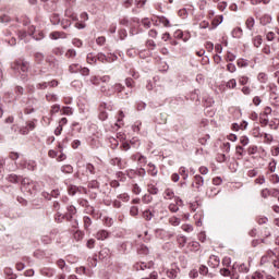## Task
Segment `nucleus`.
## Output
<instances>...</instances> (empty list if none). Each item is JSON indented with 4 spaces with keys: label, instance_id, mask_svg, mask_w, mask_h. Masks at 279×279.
<instances>
[{
    "label": "nucleus",
    "instance_id": "nucleus-17",
    "mask_svg": "<svg viewBox=\"0 0 279 279\" xmlns=\"http://www.w3.org/2000/svg\"><path fill=\"white\" fill-rule=\"evenodd\" d=\"M175 193H173V190L171 189H166L163 192V198L166 199H175Z\"/></svg>",
    "mask_w": 279,
    "mask_h": 279
},
{
    "label": "nucleus",
    "instance_id": "nucleus-5",
    "mask_svg": "<svg viewBox=\"0 0 279 279\" xmlns=\"http://www.w3.org/2000/svg\"><path fill=\"white\" fill-rule=\"evenodd\" d=\"M100 93H102V95H106V97H112V95H114V87L113 85H102L100 87Z\"/></svg>",
    "mask_w": 279,
    "mask_h": 279
},
{
    "label": "nucleus",
    "instance_id": "nucleus-11",
    "mask_svg": "<svg viewBox=\"0 0 279 279\" xmlns=\"http://www.w3.org/2000/svg\"><path fill=\"white\" fill-rule=\"evenodd\" d=\"M108 236H110V232L106 231V230H99L96 233V239L98 241H106V239H108Z\"/></svg>",
    "mask_w": 279,
    "mask_h": 279
},
{
    "label": "nucleus",
    "instance_id": "nucleus-3",
    "mask_svg": "<svg viewBox=\"0 0 279 279\" xmlns=\"http://www.w3.org/2000/svg\"><path fill=\"white\" fill-rule=\"evenodd\" d=\"M151 267H154V262H140L134 265V269H136V271H145V269H151Z\"/></svg>",
    "mask_w": 279,
    "mask_h": 279
},
{
    "label": "nucleus",
    "instance_id": "nucleus-43",
    "mask_svg": "<svg viewBox=\"0 0 279 279\" xmlns=\"http://www.w3.org/2000/svg\"><path fill=\"white\" fill-rule=\"evenodd\" d=\"M235 154L238 156V159L241 160V158H243V147L242 146H236L235 147Z\"/></svg>",
    "mask_w": 279,
    "mask_h": 279
},
{
    "label": "nucleus",
    "instance_id": "nucleus-56",
    "mask_svg": "<svg viewBox=\"0 0 279 279\" xmlns=\"http://www.w3.org/2000/svg\"><path fill=\"white\" fill-rule=\"evenodd\" d=\"M111 165H113L114 167H120L121 169V158L117 157L111 159Z\"/></svg>",
    "mask_w": 279,
    "mask_h": 279
},
{
    "label": "nucleus",
    "instance_id": "nucleus-13",
    "mask_svg": "<svg viewBox=\"0 0 279 279\" xmlns=\"http://www.w3.org/2000/svg\"><path fill=\"white\" fill-rule=\"evenodd\" d=\"M51 40H58L59 38H66V33L64 32H52L50 33Z\"/></svg>",
    "mask_w": 279,
    "mask_h": 279
},
{
    "label": "nucleus",
    "instance_id": "nucleus-10",
    "mask_svg": "<svg viewBox=\"0 0 279 279\" xmlns=\"http://www.w3.org/2000/svg\"><path fill=\"white\" fill-rule=\"evenodd\" d=\"M240 271V274H247V271H250V267H247V265L245 264H233V270Z\"/></svg>",
    "mask_w": 279,
    "mask_h": 279
},
{
    "label": "nucleus",
    "instance_id": "nucleus-8",
    "mask_svg": "<svg viewBox=\"0 0 279 279\" xmlns=\"http://www.w3.org/2000/svg\"><path fill=\"white\" fill-rule=\"evenodd\" d=\"M221 260L219 259V257H217L216 255H211L209 257V260H208V265L209 267H211L213 269H217V267H219Z\"/></svg>",
    "mask_w": 279,
    "mask_h": 279
},
{
    "label": "nucleus",
    "instance_id": "nucleus-46",
    "mask_svg": "<svg viewBox=\"0 0 279 279\" xmlns=\"http://www.w3.org/2000/svg\"><path fill=\"white\" fill-rule=\"evenodd\" d=\"M10 21H12V17H10L8 14H2L0 16V23H10Z\"/></svg>",
    "mask_w": 279,
    "mask_h": 279
},
{
    "label": "nucleus",
    "instance_id": "nucleus-7",
    "mask_svg": "<svg viewBox=\"0 0 279 279\" xmlns=\"http://www.w3.org/2000/svg\"><path fill=\"white\" fill-rule=\"evenodd\" d=\"M179 204H182V199L180 197H174V203H171L168 207L169 211L178 213V210H180V207H178Z\"/></svg>",
    "mask_w": 279,
    "mask_h": 279
},
{
    "label": "nucleus",
    "instance_id": "nucleus-12",
    "mask_svg": "<svg viewBox=\"0 0 279 279\" xmlns=\"http://www.w3.org/2000/svg\"><path fill=\"white\" fill-rule=\"evenodd\" d=\"M106 102H102L99 107L100 113H99V119L100 121H106V119H108V112L104 111L106 110Z\"/></svg>",
    "mask_w": 279,
    "mask_h": 279
},
{
    "label": "nucleus",
    "instance_id": "nucleus-48",
    "mask_svg": "<svg viewBox=\"0 0 279 279\" xmlns=\"http://www.w3.org/2000/svg\"><path fill=\"white\" fill-rule=\"evenodd\" d=\"M256 151H258V146L253 145L247 148V153L250 156H254V154H256Z\"/></svg>",
    "mask_w": 279,
    "mask_h": 279
},
{
    "label": "nucleus",
    "instance_id": "nucleus-19",
    "mask_svg": "<svg viewBox=\"0 0 279 279\" xmlns=\"http://www.w3.org/2000/svg\"><path fill=\"white\" fill-rule=\"evenodd\" d=\"M148 173L149 175H153V178H155V175H158V169L154 163H148Z\"/></svg>",
    "mask_w": 279,
    "mask_h": 279
},
{
    "label": "nucleus",
    "instance_id": "nucleus-62",
    "mask_svg": "<svg viewBox=\"0 0 279 279\" xmlns=\"http://www.w3.org/2000/svg\"><path fill=\"white\" fill-rule=\"evenodd\" d=\"M255 184H265V175H259L255 179Z\"/></svg>",
    "mask_w": 279,
    "mask_h": 279
},
{
    "label": "nucleus",
    "instance_id": "nucleus-23",
    "mask_svg": "<svg viewBox=\"0 0 279 279\" xmlns=\"http://www.w3.org/2000/svg\"><path fill=\"white\" fill-rule=\"evenodd\" d=\"M253 279H276L271 275L263 276L260 272H255V276H253Z\"/></svg>",
    "mask_w": 279,
    "mask_h": 279
},
{
    "label": "nucleus",
    "instance_id": "nucleus-15",
    "mask_svg": "<svg viewBox=\"0 0 279 279\" xmlns=\"http://www.w3.org/2000/svg\"><path fill=\"white\" fill-rule=\"evenodd\" d=\"M272 21L271 15L269 14H264L260 19H259V23L260 25H269Z\"/></svg>",
    "mask_w": 279,
    "mask_h": 279
},
{
    "label": "nucleus",
    "instance_id": "nucleus-14",
    "mask_svg": "<svg viewBox=\"0 0 279 279\" xmlns=\"http://www.w3.org/2000/svg\"><path fill=\"white\" fill-rule=\"evenodd\" d=\"M40 274L41 276H46V278H52V276L56 274V270L53 268H43Z\"/></svg>",
    "mask_w": 279,
    "mask_h": 279
},
{
    "label": "nucleus",
    "instance_id": "nucleus-1",
    "mask_svg": "<svg viewBox=\"0 0 279 279\" xmlns=\"http://www.w3.org/2000/svg\"><path fill=\"white\" fill-rule=\"evenodd\" d=\"M11 69L16 73H20L22 80H25V77H27V72L29 71V62L19 59L11 63Z\"/></svg>",
    "mask_w": 279,
    "mask_h": 279
},
{
    "label": "nucleus",
    "instance_id": "nucleus-32",
    "mask_svg": "<svg viewBox=\"0 0 279 279\" xmlns=\"http://www.w3.org/2000/svg\"><path fill=\"white\" fill-rule=\"evenodd\" d=\"M83 221H84L85 230H88V228H90V226L93 225V220L88 216H85L83 218Z\"/></svg>",
    "mask_w": 279,
    "mask_h": 279
},
{
    "label": "nucleus",
    "instance_id": "nucleus-60",
    "mask_svg": "<svg viewBox=\"0 0 279 279\" xmlns=\"http://www.w3.org/2000/svg\"><path fill=\"white\" fill-rule=\"evenodd\" d=\"M130 215L132 217H136V215H138V207L132 206L131 209H130Z\"/></svg>",
    "mask_w": 279,
    "mask_h": 279
},
{
    "label": "nucleus",
    "instance_id": "nucleus-24",
    "mask_svg": "<svg viewBox=\"0 0 279 279\" xmlns=\"http://www.w3.org/2000/svg\"><path fill=\"white\" fill-rule=\"evenodd\" d=\"M65 16L68 19H72L73 21H77V14L73 13L71 9L65 10Z\"/></svg>",
    "mask_w": 279,
    "mask_h": 279
},
{
    "label": "nucleus",
    "instance_id": "nucleus-34",
    "mask_svg": "<svg viewBox=\"0 0 279 279\" xmlns=\"http://www.w3.org/2000/svg\"><path fill=\"white\" fill-rule=\"evenodd\" d=\"M68 213H69V217H68V219H73V215H75V213H77V209L75 208V206H73V205H70L69 207H68Z\"/></svg>",
    "mask_w": 279,
    "mask_h": 279
},
{
    "label": "nucleus",
    "instance_id": "nucleus-25",
    "mask_svg": "<svg viewBox=\"0 0 279 279\" xmlns=\"http://www.w3.org/2000/svg\"><path fill=\"white\" fill-rule=\"evenodd\" d=\"M87 62L88 64H96L97 63V57L93 54V52H89L87 54Z\"/></svg>",
    "mask_w": 279,
    "mask_h": 279
},
{
    "label": "nucleus",
    "instance_id": "nucleus-47",
    "mask_svg": "<svg viewBox=\"0 0 279 279\" xmlns=\"http://www.w3.org/2000/svg\"><path fill=\"white\" fill-rule=\"evenodd\" d=\"M257 80H259V82H262V84H265V82H267L268 77L266 73L260 72L257 76Z\"/></svg>",
    "mask_w": 279,
    "mask_h": 279
},
{
    "label": "nucleus",
    "instance_id": "nucleus-64",
    "mask_svg": "<svg viewBox=\"0 0 279 279\" xmlns=\"http://www.w3.org/2000/svg\"><path fill=\"white\" fill-rule=\"evenodd\" d=\"M230 278H231V279H239V272H236V270H233V268H232Z\"/></svg>",
    "mask_w": 279,
    "mask_h": 279
},
{
    "label": "nucleus",
    "instance_id": "nucleus-31",
    "mask_svg": "<svg viewBox=\"0 0 279 279\" xmlns=\"http://www.w3.org/2000/svg\"><path fill=\"white\" fill-rule=\"evenodd\" d=\"M138 160V162H143V165H147V158L143 155H133V160Z\"/></svg>",
    "mask_w": 279,
    "mask_h": 279
},
{
    "label": "nucleus",
    "instance_id": "nucleus-38",
    "mask_svg": "<svg viewBox=\"0 0 279 279\" xmlns=\"http://www.w3.org/2000/svg\"><path fill=\"white\" fill-rule=\"evenodd\" d=\"M232 36H233V38H241V36H243V29H241V28L233 29Z\"/></svg>",
    "mask_w": 279,
    "mask_h": 279
},
{
    "label": "nucleus",
    "instance_id": "nucleus-20",
    "mask_svg": "<svg viewBox=\"0 0 279 279\" xmlns=\"http://www.w3.org/2000/svg\"><path fill=\"white\" fill-rule=\"evenodd\" d=\"M143 218L145 221H151V219H154V214L149 209H146L143 211Z\"/></svg>",
    "mask_w": 279,
    "mask_h": 279
},
{
    "label": "nucleus",
    "instance_id": "nucleus-55",
    "mask_svg": "<svg viewBox=\"0 0 279 279\" xmlns=\"http://www.w3.org/2000/svg\"><path fill=\"white\" fill-rule=\"evenodd\" d=\"M118 199H121L122 202H130V195L128 193L120 194Z\"/></svg>",
    "mask_w": 279,
    "mask_h": 279
},
{
    "label": "nucleus",
    "instance_id": "nucleus-51",
    "mask_svg": "<svg viewBox=\"0 0 279 279\" xmlns=\"http://www.w3.org/2000/svg\"><path fill=\"white\" fill-rule=\"evenodd\" d=\"M262 197H264V199H267V197H269V195H271V191H269V189H264L260 192Z\"/></svg>",
    "mask_w": 279,
    "mask_h": 279
},
{
    "label": "nucleus",
    "instance_id": "nucleus-27",
    "mask_svg": "<svg viewBox=\"0 0 279 279\" xmlns=\"http://www.w3.org/2000/svg\"><path fill=\"white\" fill-rule=\"evenodd\" d=\"M90 84H93V86H99V84H101V77L99 76H92L89 78Z\"/></svg>",
    "mask_w": 279,
    "mask_h": 279
},
{
    "label": "nucleus",
    "instance_id": "nucleus-28",
    "mask_svg": "<svg viewBox=\"0 0 279 279\" xmlns=\"http://www.w3.org/2000/svg\"><path fill=\"white\" fill-rule=\"evenodd\" d=\"M81 69H82V66L80 64H71L69 66L70 73H80Z\"/></svg>",
    "mask_w": 279,
    "mask_h": 279
},
{
    "label": "nucleus",
    "instance_id": "nucleus-33",
    "mask_svg": "<svg viewBox=\"0 0 279 279\" xmlns=\"http://www.w3.org/2000/svg\"><path fill=\"white\" fill-rule=\"evenodd\" d=\"M255 21L254 17H248L245 22V25L247 27V29H254V25H255Z\"/></svg>",
    "mask_w": 279,
    "mask_h": 279
},
{
    "label": "nucleus",
    "instance_id": "nucleus-4",
    "mask_svg": "<svg viewBox=\"0 0 279 279\" xmlns=\"http://www.w3.org/2000/svg\"><path fill=\"white\" fill-rule=\"evenodd\" d=\"M20 166L23 167V169H27L28 171H35L36 170V161L34 160H22L20 162Z\"/></svg>",
    "mask_w": 279,
    "mask_h": 279
},
{
    "label": "nucleus",
    "instance_id": "nucleus-40",
    "mask_svg": "<svg viewBox=\"0 0 279 279\" xmlns=\"http://www.w3.org/2000/svg\"><path fill=\"white\" fill-rule=\"evenodd\" d=\"M179 173H180V175H182L183 180H189V173H186V168L185 167H181L179 169Z\"/></svg>",
    "mask_w": 279,
    "mask_h": 279
},
{
    "label": "nucleus",
    "instance_id": "nucleus-36",
    "mask_svg": "<svg viewBox=\"0 0 279 279\" xmlns=\"http://www.w3.org/2000/svg\"><path fill=\"white\" fill-rule=\"evenodd\" d=\"M35 61L37 62V64H40V62H43V60H45V54H43L41 52H36L34 54Z\"/></svg>",
    "mask_w": 279,
    "mask_h": 279
},
{
    "label": "nucleus",
    "instance_id": "nucleus-53",
    "mask_svg": "<svg viewBox=\"0 0 279 279\" xmlns=\"http://www.w3.org/2000/svg\"><path fill=\"white\" fill-rule=\"evenodd\" d=\"M146 47H147L148 49L154 50V49H156V43H155L154 40H151V39H148V40L146 41Z\"/></svg>",
    "mask_w": 279,
    "mask_h": 279
},
{
    "label": "nucleus",
    "instance_id": "nucleus-18",
    "mask_svg": "<svg viewBox=\"0 0 279 279\" xmlns=\"http://www.w3.org/2000/svg\"><path fill=\"white\" fill-rule=\"evenodd\" d=\"M137 254L142 256H147V254H149V248L146 245L142 244L137 248Z\"/></svg>",
    "mask_w": 279,
    "mask_h": 279
},
{
    "label": "nucleus",
    "instance_id": "nucleus-30",
    "mask_svg": "<svg viewBox=\"0 0 279 279\" xmlns=\"http://www.w3.org/2000/svg\"><path fill=\"white\" fill-rule=\"evenodd\" d=\"M113 86L114 93H123L125 89V86H123L121 83H116Z\"/></svg>",
    "mask_w": 279,
    "mask_h": 279
},
{
    "label": "nucleus",
    "instance_id": "nucleus-41",
    "mask_svg": "<svg viewBox=\"0 0 279 279\" xmlns=\"http://www.w3.org/2000/svg\"><path fill=\"white\" fill-rule=\"evenodd\" d=\"M46 99L52 102L58 101V95L49 93L46 95Z\"/></svg>",
    "mask_w": 279,
    "mask_h": 279
},
{
    "label": "nucleus",
    "instance_id": "nucleus-6",
    "mask_svg": "<svg viewBox=\"0 0 279 279\" xmlns=\"http://www.w3.org/2000/svg\"><path fill=\"white\" fill-rule=\"evenodd\" d=\"M69 195H77V193H86V189L84 187H77L75 185H70L68 187Z\"/></svg>",
    "mask_w": 279,
    "mask_h": 279
},
{
    "label": "nucleus",
    "instance_id": "nucleus-39",
    "mask_svg": "<svg viewBox=\"0 0 279 279\" xmlns=\"http://www.w3.org/2000/svg\"><path fill=\"white\" fill-rule=\"evenodd\" d=\"M158 187H156V185L154 184H150L148 185V193H150V195H158Z\"/></svg>",
    "mask_w": 279,
    "mask_h": 279
},
{
    "label": "nucleus",
    "instance_id": "nucleus-57",
    "mask_svg": "<svg viewBox=\"0 0 279 279\" xmlns=\"http://www.w3.org/2000/svg\"><path fill=\"white\" fill-rule=\"evenodd\" d=\"M181 228L184 232H193V226L192 225H182Z\"/></svg>",
    "mask_w": 279,
    "mask_h": 279
},
{
    "label": "nucleus",
    "instance_id": "nucleus-35",
    "mask_svg": "<svg viewBox=\"0 0 279 279\" xmlns=\"http://www.w3.org/2000/svg\"><path fill=\"white\" fill-rule=\"evenodd\" d=\"M62 173H73V166L65 165L61 167Z\"/></svg>",
    "mask_w": 279,
    "mask_h": 279
},
{
    "label": "nucleus",
    "instance_id": "nucleus-9",
    "mask_svg": "<svg viewBox=\"0 0 279 279\" xmlns=\"http://www.w3.org/2000/svg\"><path fill=\"white\" fill-rule=\"evenodd\" d=\"M193 186H195V189H197L199 191V189H202V186H204V177L196 174L194 177Z\"/></svg>",
    "mask_w": 279,
    "mask_h": 279
},
{
    "label": "nucleus",
    "instance_id": "nucleus-29",
    "mask_svg": "<svg viewBox=\"0 0 279 279\" xmlns=\"http://www.w3.org/2000/svg\"><path fill=\"white\" fill-rule=\"evenodd\" d=\"M47 199H51V197H58V195H60V191L59 190H53L51 192V194H47V193H44L43 194Z\"/></svg>",
    "mask_w": 279,
    "mask_h": 279
},
{
    "label": "nucleus",
    "instance_id": "nucleus-54",
    "mask_svg": "<svg viewBox=\"0 0 279 279\" xmlns=\"http://www.w3.org/2000/svg\"><path fill=\"white\" fill-rule=\"evenodd\" d=\"M248 82H250V78L247 76L239 77V84H241L242 86H245V84H247Z\"/></svg>",
    "mask_w": 279,
    "mask_h": 279
},
{
    "label": "nucleus",
    "instance_id": "nucleus-50",
    "mask_svg": "<svg viewBox=\"0 0 279 279\" xmlns=\"http://www.w3.org/2000/svg\"><path fill=\"white\" fill-rule=\"evenodd\" d=\"M77 56V52L74 49H69L65 53V58H75Z\"/></svg>",
    "mask_w": 279,
    "mask_h": 279
},
{
    "label": "nucleus",
    "instance_id": "nucleus-44",
    "mask_svg": "<svg viewBox=\"0 0 279 279\" xmlns=\"http://www.w3.org/2000/svg\"><path fill=\"white\" fill-rule=\"evenodd\" d=\"M168 278L175 279L178 278V271L175 269H171L167 271Z\"/></svg>",
    "mask_w": 279,
    "mask_h": 279
},
{
    "label": "nucleus",
    "instance_id": "nucleus-45",
    "mask_svg": "<svg viewBox=\"0 0 279 279\" xmlns=\"http://www.w3.org/2000/svg\"><path fill=\"white\" fill-rule=\"evenodd\" d=\"M169 223L171 225V226H179L180 225V218H178V217H171V218H169Z\"/></svg>",
    "mask_w": 279,
    "mask_h": 279
},
{
    "label": "nucleus",
    "instance_id": "nucleus-63",
    "mask_svg": "<svg viewBox=\"0 0 279 279\" xmlns=\"http://www.w3.org/2000/svg\"><path fill=\"white\" fill-rule=\"evenodd\" d=\"M194 219L196 220V226H202V216L201 215H194Z\"/></svg>",
    "mask_w": 279,
    "mask_h": 279
},
{
    "label": "nucleus",
    "instance_id": "nucleus-21",
    "mask_svg": "<svg viewBox=\"0 0 279 279\" xmlns=\"http://www.w3.org/2000/svg\"><path fill=\"white\" fill-rule=\"evenodd\" d=\"M9 182H12L13 184H19V182H21V177L16 175V174H10L8 177Z\"/></svg>",
    "mask_w": 279,
    "mask_h": 279
},
{
    "label": "nucleus",
    "instance_id": "nucleus-37",
    "mask_svg": "<svg viewBox=\"0 0 279 279\" xmlns=\"http://www.w3.org/2000/svg\"><path fill=\"white\" fill-rule=\"evenodd\" d=\"M37 90H47V88H49V83L48 82H44V83H38L36 85Z\"/></svg>",
    "mask_w": 279,
    "mask_h": 279
},
{
    "label": "nucleus",
    "instance_id": "nucleus-42",
    "mask_svg": "<svg viewBox=\"0 0 279 279\" xmlns=\"http://www.w3.org/2000/svg\"><path fill=\"white\" fill-rule=\"evenodd\" d=\"M134 84H135V82H134V80L132 77L125 78V86H126V88H134Z\"/></svg>",
    "mask_w": 279,
    "mask_h": 279
},
{
    "label": "nucleus",
    "instance_id": "nucleus-59",
    "mask_svg": "<svg viewBox=\"0 0 279 279\" xmlns=\"http://www.w3.org/2000/svg\"><path fill=\"white\" fill-rule=\"evenodd\" d=\"M222 150L225 151V154H230V143L226 142L222 144Z\"/></svg>",
    "mask_w": 279,
    "mask_h": 279
},
{
    "label": "nucleus",
    "instance_id": "nucleus-16",
    "mask_svg": "<svg viewBox=\"0 0 279 279\" xmlns=\"http://www.w3.org/2000/svg\"><path fill=\"white\" fill-rule=\"evenodd\" d=\"M57 266L61 270H64V267H65V271L71 272V267L66 266V262L64 259H58L57 260Z\"/></svg>",
    "mask_w": 279,
    "mask_h": 279
},
{
    "label": "nucleus",
    "instance_id": "nucleus-22",
    "mask_svg": "<svg viewBox=\"0 0 279 279\" xmlns=\"http://www.w3.org/2000/svg\"><path fill=\"white\" fill-rule=\"evenodd\" d=\"M274 256V252L269 251L267 255H264L260 259V264L265 265V263H269V258Z\"/></svg>",
    "mask_w": 279,
    "mask_h": 279
},
{
    "label": "nucleus",
    "instance_id": "nucleus-49",
    "mask_svg": "<svg viewBox=\"0 0 279 279\" xmlns=\"http://www.w3.org/2000/svg\"><path fill=\"white\" fill-rule=\"evenodd\" d=\"M159 23H161V25H163V27H171V24L167 17H160Z\"/></svg>",
    "mask_w": 279,
    "mask_h": 279
},
{
    "label": "nucleus",
    "instance_id": "nucleus-58",
    "mask_svg": "<svg viewBox=\"0 0 279 279\" xmlns=\"http://www.w3.org/2000/svg\"><path fill=\"white\" fill-rule=\"evenodd\" d=\"M228 88H236V80L232 78L227 83Z\"/></svg>",
    "mask_w": 279,
    "mask_h": 279
},
{
    "label": "nucleus",
    "instance_id": "nucleus-2",
    "mask_svg": "<svg viewBox=\"0 0 279 279\" xmlns=\"http://www.w3.org/2000/svg\"><path fill=\"white\" fill-rule=\"evenodd\" d=\"M21 191L25 195H34L36 193V182L32 181L28 178H24L21 180Z\"/></svg>",
    "mask_w": 279,
    "mask_h": 279
},
{
    "label": "nucleus",
    "instance_id": "nucleus-61",
    "mask_svg": "<svg viewBox=\"0 0 279 279\" xmlns=\"http://www.w3.org/2000/svg\"><path fill=\"white\" fill-rule=\"evenodd\" d=\"M231 274H232V271H230V269H228V268L220 269L221 276L228 277V276H231Z\"/></svg>",
    "mask_w": 279,
    "mask_h": 279
},
{
    "label": "nucleus",
    "instance_id": "nucleus-52",
    "mask_svg": "<svg viewBox=\"0 0 279 279\" xmlns=\"http://www.w3.org/2000/svg\"><path fill=\"white\" fill-rule=\"evenodd\" d=\"M86 171H88V173H90L92 175H95V166H93V163H87Z\"/></svg>",
    "mask_w": 279,
    "mask_h": 279
},
{
    "label": "nucleus",
    "instance_id": "nucleus-26",
    "mask_svg": "<svg viewBox=\"0 0 279 279\" xmlns=\"http://www.w3.org/2000/svg\"><path fill=\"white\" fill-rule=\"evenodd\" d=\"M254 47H260L263 45V37L257 35L253 39Z\"/></svg>",
    "mask_w": 279,
    "mask_h": 279
}]
</instances>
